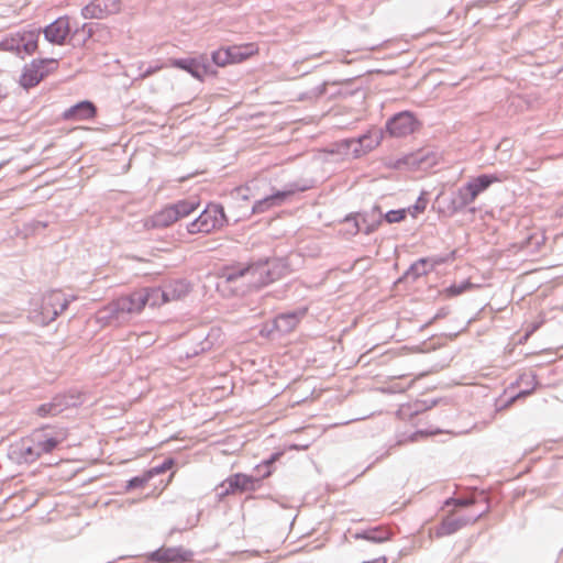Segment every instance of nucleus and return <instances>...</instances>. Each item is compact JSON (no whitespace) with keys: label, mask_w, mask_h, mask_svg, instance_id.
<instances>
[{"label":"nucleus","mask_w":563,"mask_h":563,"mask_svg":"<svg viewBox=\"0 0 563 563\" xmlns=\"http://www.w3.org/2000/svg\"><path fill=\"white\" fill-rule=\"evenodd\" d=\"M119 10L120 3L118 0H95L84 8L82 15L86 19H103Z\"/></svg>","instance_id":"obj_12"},{"label":"nucleus","mask_w":563,"mask_h":563,"mask_svg":"<svg viewBox=\"0 0 563 563\" xmlns=\"http://www.w3.org/2000/svg\"><path fill=\"white\" fill-rule=\"evenodd\" d=\"M142 335H143V336H150L151 342H152V343H153V342H155V339L153 338L152 333H150V332H144V333H142Z\"/></svg>","instance_id":"obj_36"},{"label":"nucleus","mask_w":563,"mask_h":563,"mask_svg":"<svg viewBox=\"0 0 563 563\" xmlns=\"http://www.w3.org/2000/svg\"><path fill=\"white\" fill-rule=\"evenodd\" d=\"M501 179L496 175H479L471 178L464 186L459 188L456 198V208H463L474 202L479 194L485 191L492 184L499 183Z\"/></svg>","instance_id":"obj_7"},{"label":"nucleus","mask_w":563,"mask_h":563,"mask_svg":"<svg viewBox=\"0 0 563 563\" xmlns=\"http://www.w3.org/2000/svg\"><path fill=\"white\" fill-rule=\"evenodd\" d=\"M407 217V210L406 209H398V210H390L385 216L384 219L388 223H398L406 219Z\"/></svg>","instance_id":"obj_28"},{"label":"nucleus","mask_w":563,"mask_h":563,"mask_svg":"<svg viewBox=\"0 0 563 563\" xmlns=\"http://www.w3.org/2000/svg\"><path fill=\"white\" fill-rule=\"evenodd\" d=\"M58 69V60L55 58L33 59L26 65L20 77L23 88L30 89L37 86L46 76Z\"/></svg>","instance_id":"obj_6"},{"label":"nucleus","mask_w":563,"mask_h":563,"mask_svg":"<svg viewBox=\"0 0 563 563\" xmlns=\"http://www.w3.org/2000/svg\"><path fill=\"white\" fill-rule=\"evenodd\" d=\"M66 430H53L42 428L35 430L27 439L22 441L21 457L26 463H32L44 454L52 453L67 439Z\"/></svg>","instance_id":"obj_2"},{"label":"nucleus","mask_w":563,"mask_h":563,"mask_svg":"<svg viewBox=\"0 0 563 563\" xmlns=\"http://www.w3.org/2000/svg\"><path fill=\"white\" fill-rule=\"evenodd\" d=\"M427 208V199L418 198L416 203L409 208H407V214H410L412 218H417L419 214L423 213Z\"/></svg>","instance_id":"obj_29"},{"label":"nucleus","mask_w":563,"mask_h":563,"mask_svg":"<svg viewBox=\"0 0 563 563\" xmlns=\"http://www.w3.org/2000/svg\"><path fill=\"white\" fill-rule=\"evenodd\" d=\"M368 217L369 214L367 213L346 217L343 221V223L349 227L346 233L356 234L362 231L369 234L375 231L380 225L382 220L378 218L367 223Z\"/></svg>","instance_id":"obj_14"},{"label":"nucleus","mask_w":563,"mask_h":563,"mask_svg":"<svg viewBox=\"0 0 563 563\" xmlns=\"http://www.w3.org/2000/svg\"><path fill=\"white\" fill-rule=\"evenodd\" d=\"M8 96L5 88L0 84V102L4 100Z\"/></svg>","instance_id":"obj_34"},{"label":"nucleus","mask_w":563,"mask_h":563,"mask_svg":"<svg viewBox=\"0 0 563 563\" xmlns=\"http://www.w3.org/2000/svg\"><path fill=\"white\" fill-rule=\"evenodd\" d=\"M45 38L55 44L64 45L70 33V23L67 16H60L43 30Z\"/></svg>","instance_id":"obj_11"},{"label":"nucleus","mask_w":563,"mask_h":563,"mask_svg":"<svg viewBox=\"0 0 563 563\" xmlns=\"http://www.w3.org/2000/svg\"><path fill=\"white\" fill-rule=\"evenodd\" d=\"M172 465H173V462L169 460V461H166L162 466L155 467V468L151 470L150 472H154V475H157V474L164 473L167 470H169L172 467Z\"/></svg>","instance_id":"obj_33"},{"label":"nucleus","mask_w":563,"mask_h":563,"mask_svg":"<svg viewBox=\"0 0 563 563\" xmlns=\"http://www.w3.org/2000/svg\"><path fill=\"white\" fill-rule=\"evenodd\" d=\"M169 482H170V481L166 482V483L164 484V487H167V486L169 485Z\"/></svg>","instance_id":"obj_38"},{"label":"nucleus","mask_w":563,"mask_h":563,"mask_svg":"<svg viewBox=\"0 0 563 563\" xmlns=\"http://www.w3.org/2000/svg\"><path fill=\"white\" fill-rule=\"evenodd\" d=\"M224 484L228 486L225 490L227 494H233L235 492L243 493L258 488L260 479L246 474L238 473L230 476Z\"/></svg>","instance_id":"obj_15"},{"label":"nucleus","mask_w":563,"mask_h":563,"mask_svg":"<svg viewBox=\"0 0 563 563\" xmlns=\"http://www.w3.org/2000/svg\"><path fill=\"white\" fill-rule=\"evenodd\" d=\"M470 520L460 516L459 514H453L446 518H444L441 523L434 528L429 530V537L431 539H439L445 536H450L465 526Z\"/></svg>","instance_id":"obj_13"},{"label":"nucleus","mask_w":563,"mask_h":563,"mask_svg":"<svg viewBox=\"0 0 563 563\" xmlns=\"http://www.w3.org/2000/svg\"><path fill=\"white\" fill-rule=\"evenodd\" d=\"M48 300H49L51 302H53V301H58V302H59V301H60V295H59L58 292H54V294H52V295L48 297Z\"/></svg>","instance_id":"obj_35"},{"label":"nucleus","mask_w":563,"mask_h":563,"mask_svg":"<svg viewBox=\"0 0 563 563\" xmlns=\"http://www.w3.org/2000/svg\"><path fill=\"white\" fill-rule=\"evenodd\" d=\"M65 308H66V305H65V303H62V306H60V310L63 311Z\"/></svg>","instance_id":"obj_37"},{"label":"nucleus","mask_w":563,"mask_h":563,"mask_svg":"<svg viewBox=\"0 0 563 563\" xmlns=\"http://www.w3.org/2000/svg\"><path fill=\"white\" fill-rule=\"evenodd\" d=\"M357 538H362L373 542H384L390 539V532L386 529H373L365 531L362 534H357Z\"/></svg>","instance_id":"obj_25"},{"label":"nucleus","mask_w":563,"mask_h":563,"mask_svg":"<svg viewBox=\"0 0 563 563\" xmlns=\"http://www.w3.org/2000/svg\"><path fill=\"white\" fill-rule=\"evenodd\" d=\"M169 482H170V481L166 482V483L164 484V487H167V486L169 485Z\"/></svg>","instance_id":"obj_40"},{"label":"nucleus","mask_w":563,"mask_h":563,"mask_svg":"<svg viewBox=\"0 0 563 563\" xmlns=\"http://www.w3.org/2000/svg\"><path fill=\"white\" fill-rule=\"evenodd\" d=\"M227 222L222 207L209 205L200 216L189 224L188 231L195 233H211L221 229Z\"/></svg>","instance_id":"obj_8"},{"label":"nucleus","mask_w":563,"mask_h":563,"mask_svg":"<svg viewBox=\"0 0 563 563\" xmlns=\"http://www.w3.org/2000/svg\"><path fill=\"white\" fill-rule=\"evenodd\" d=\"M197 207H198V203H196L194 201H187V200L178 201L177 203L172 205V208L174 209V211L176 213L177 221L181 218L189 216L191 212H194L197 209Z\"/></svg>","instance_id":"obj_24"},{"label":"nucleus","mask_w":563,"mask_h":563,"mask_svg":"<svg viewBox=\"0 0 563 563\" xmlns=\"http://www.w3.org/2000/svg\"><path fill=\"white\" fill-rule=\"evenodd\" d=\"M169 482H170V481L166 482V483L164 484V487H167V486L169 485Z\"/></svg>","instance_id":"obj_39"},{"label":"nucleus","mask_w":563,"mask_h":563,"mask_svg":"<svg viewBox=\"0 0 563 563\" xmlns=\"http://www.w3.org/2000/svg\"><path fill=\"white\" fill-rule=\"evenodd\" d=\"M268 267L264 263L252 264L243 266L240 271V275H247L250 283L255 287H261L269 284V280H265L268 275Z\"/></svg>","instance_id":"obj_18"},{"label":"nucleus","mask_w":563,"mask_h":563,"mask_svg":"<svg viewBox=\"0 0 563 563\" xmlns=\"http://www.w3.org/2000/svg\"><path fill=\"white\" fill-rule=\"evenodd\" d=\"M282 456V453H275L273 454L268 460H266L263 465H265L267 467V471L265 472V474L263 475L264 478L268 477L272 475L273 471H272V465L273 463H275L276 461L279 460V457Z\"/></svg>","instance_id":"obj_30"},{"label":"nucleus","mask_w":563,"mask_h":563,"mask_svg":"<svg viewBox=\"0 0 563 563\" xmlns=\"http://www.w3.org/2000/svg\"><path fill=\"white\" fill-rule=\"evenodd\" d=\"M96 113L97 109L92 102L81 101L73 106L71 108L67 109L63 113V118L65 120L71 121H84L93 119L96 117Z\"/></svg>","instance_id":"obj_17"},{"label":"nucleus","mask_w":563,"mask_h":563,"mask_svg":"<svg viewBox=\"0 0 563 563\" xmlns=\"http://www.w3.org/2000/svg\"><path fill=\"white\" fill-rule=\"evenodd\" d=\"M242 268H243V267L229 268V269L227 271V275H225V276H227V279H228L229 282H231V280H234V279H236V278H239V277H243L244 275H240V271H241Z\"/></svg>","instance_id":"obj_32"},{"label":"nucleus","mask_w":563,"mask_h":563,"mask_svg":"<svg viewBox=\"0 0 563 563\" xmlns=\"http://www.w3.org/2000/svg\"><path fill=\"white\" fill-rule=\"evenodd\" d=\"M177 221L176 213L172 206L163 208L161 211L154 213L151 218L146 219L145 227L148 229L166 228Z\"/></svg>","instance_id":"obj_19"},{"label":"nucleus","mask_w":563,"mask_h":563,"mask_svg":"<svg viewBox=\"0 0 563 563\" xmlns=\"http://www.w3.org/2000/svg\"><path fill=\"white\" fill-rule=\"evenodd\" d=\"M264 265L268 267V275L265 280H269L273 283L284 276L287 272L286 264L280 260H274L271 262H265Z\"/></svg>","instance_id":"obj_22"},{"label":"nucleus","mask_w":563,"mask_h":563,"mask_svg":"<svg viewBox=\"0 0 563 563\" xmlns=\"http://www.w3.org/2000/svg\"><path fill=\"white\" fill-rule=\"evenodd\" d=\"M56 411V407L53 404H44L37 408V415L41 417H46L48 415H53Z\"/></svg>","instance_id":"obj_31"},{"label":"nucleus","mask_w":563,"mask_h":563,"mask_svg":"<svg viewBox=\"0 0 563 563\" xmlns=\"http://www.w3.org/2000/svg\"><path fill=\"white\" fill-rule=\"evenodd\" d=\"M191 290V283L185 279L172 280L163 288H147L152 308H157L172 301L183 300Z\"/></svg>","instance_id":"obj_4"},{"label":"nucleus","mask_w":563,"mask_h":563,"mask_svg":"<svg viewBox=\"0 0 563 563\" xmlns=\"http://www.w3.org/2000/svg\"><path fill=\"white\" fill-rule=\"evenodd\" d=\"M260 53L256 43L236 44L221 47L212 53V62L219 67L243 63Z\"/></svg>","instance_id":"obj_5"},{"label":"nucleus","mask_w":563,"mask_h":563,"mask_svg":"<svg viewBox=\"0 0 563 563\" xmlns=\"http://www.w3.org/2000/svg\"><path fill=\"white\" fill-rule=\"evenodd\" d=\"M444 263V258L434 257V258H421L415 263L413 268L421 274H427L430 271H433L438 265Z\"/></svg>","instance_id":"obj_23"},{"label":"nucleus","mask_w":563,"mask_h":563,"mask_svg":"<svg viewBox=\"0 0 563 563\" xmlns=\"http://www.w3.org/2000/svg\"><path fill=\"white\" fill-rule=\"evenodd\" d=\"M421 123L408 111L400 112L393 117L387 123V130L393 136L402 137L418 131Z\"/></svg>","instance_id":"obj_9"},{"label":"nucleus","mask_w":563,"mask_h":563,"mask_svg":"<svg viewBox=\"0 0 563 563\" xmlns=\"http://www.w3.org/2000/svg\"><path fill=\"white\" fill-rule=\"evenodd\" d=\"M290 195V191H278L269 197H266L260 201H257L254 206V210L257 212H263L271 207L278 206L285 201V199Z\"/></svg>","instance_id":"obj_21"},{"label":"nucleus","mask_w":563,"mask_h":563,"mask_svg":"<svg viewBox=\"0 0 563 563\" xmlns=\"http://www.w3.org/2000/svg\"><path fill=\"white\" fill-rule=\"evenodd\" d=\"M471 283H462L461 285H452L441 291L444 298H452L459 296L471 288Z\"/></svg>","instance_id":"obj_26"},{"label":"nucleus","mask_w":563,"mask_h":563,"mask_svg":"<svg viewBox=\"0 0 563 563\" xmlns=\"http://www.w3.org/2000/svg\"><path fill=\"white\" fill-rule=\"evenodd\" d=\"M192 553L183 548H161L150 555L157 563H184L191 560Z\"/></svg>","instance_id":"obj_10"},{"label":"nucleus","mask_w":563,"mask_h":563,"mask_svg":"<svg viewBox=\"0 0 563 563\" xmlns=\"http://www.w3.org/2000/svg\"><path fill=\"white\" fill-rule=\"evenodd\" d=\"M306 313L307 309L305 308L296 312L279 314L275 319V328L282 332H291L298 327L300 320L306 316Z\"/></svg>","instance_id":"obj_20"},{"label":"nucleus","mask_w":563,"mask_h":563,"mask_svg":"<svg viewBox=\"0 0 563 563\" xmlns=\"http://www.w3.org/2000/svg\"><path fill=\"white\" fill-rule=\"evenodd\" d=\"M170 66L186 70L198 80H203L206 76L216 74L214 71H210V68L207 64H201L195 58L172 59Z\"/></svg>","instance_id":"obj_16"},{"label":"nucleus","mask_w":563,"mask_h":563,"mask_svg":"<svg viewBox=\"0 0 563 563\" xmlns=\"http://www.w3.org/2000/svg\"><path fill=\"white\" fill-rule=\"evenodd\" d=\"M153 476H154V472H146L141 476H136V477L130 479L128 483V489L144 487Z\"/></svg>","instance_id":"obj_27"},{"label":"nucleus","mask_w":563,"mask_h":563,"mask_svg":"<svg viewBox=\"0 0 563 563\" xmlns=\"http://www.w3.org/2000/svg\"><path fill=\"white\" fill-rule=\"evenodd\" d=\"M146 305L151 306L147 288L137 289L108 302L98 310L96 320L103 327L120 323L125 314H139Z\"/></svg>","instance_id":"obj_1"},{"label":"nucleus","mask_w":563,"mask_h":563,"mask_svg":"<svg viewBox=\"0 0 563 563\" xmlns=\"http://www.w3.org/2000/svg\"><path fill=\"white\" fill-rule=\"evenodd\" d=\"M41 31L37 29L21 30L8 34L0 42V51L14 53L24 57L37 52Z\"/></svg>","instance_id":"obj_3"}]
</instances>
